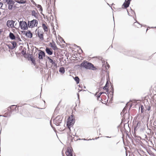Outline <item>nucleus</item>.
I'll list each match as a JSON object with an SVG mask.
<instances>
[{"mask_svg":"<svg viewBox=\"0 0 156 156\" xmlns=\"http://www.w3.org/2000/svg\"><path fill=\"white\" fill-rule=\"evenodd\" d=\"M81 66L87 69H91L94 70L96 69V68L91 63L87 62H84L81 64Z\"/></svg>","mask_w":156,"mask_h":156,"instance_id":"f257e3e1","label":"nucleus"},{"mask_svg":"<svg viewBox=\"0 0 156 156\" xmlns=\"http://www.w3.org/2000/svg\"><path fill=\"white\" fill-rule=\"evenodd\" d=\"M4 3H6L8 5V9L12 10L13 8L16 7L14 5L15 2L13 0H3Z\"/></svg>","mask_w":156,"mask_h":156,"instance_id":"f03ea898","label":"nucleus"},{"mask_svg":"<svg viewBox=\"0 0 156 156\" xmlns=\"http://www.w3.org/2000/svg\"><path fill=\"white\" fill-rule=\"evenodd\" d=\"M38 24V21L36 20H33L28 22V25L29 27L32 28L35 26L36 27Z\"/></svg>","mask_w":156,"mask_h":156,"instance_id":"7ed1b4c3","label":"nucleus"},{"mask_svg":"<svg viewBox=\"0 0 156 156\" xmlns=\"http://www.w3.org/2000/svg\"><path fill=\"white\" fill-rule=\"evenodd\" d=\"M75 122V120L73 118H72L71 119L70 117H69L68 119V121L67 122V126L68 128L69 129V130H71L70 128L71 127H72L74 123Z\"/></svg>","mask_w":156,"mask_h":156,"instance_id":"20e7f679","label":"nucleus"},{"mask_svg":"<svg viewBox=\"0 0 156 156\" xmlns=\"http://www.w3.org/2000/svg\"><path fill=\"white\" fill-rule=\"evenodd\" d=\"M62 119L61 116L58 115L54 119V122L56 126H59L61 123Z\"/></svg>","mask_w":156,"mask_h":156,"instance_id":"39448f33","label":"nucleus"},{"mask_svg":"<svg viewBox=\"0 0 156 156\" xmlns=\"http://www.w3.org/2000/svg\"><path fill=\"white\" fill-rule=\"evenodd\" d=\"M19 25L21 29L22 30H26L28 28L27 25V23L25 21H20Z\"/></svg>","mask_w":156,"mask_h":156,"instance_id":"423d86ee","label":"nucleus"},{"mask_svg":"<svg viewBox=\"0 0 156 156\" xmlns=\"http://www.w3.org/2000/svg\"><path fill=\"white\" fill-rule=\"evenodd\" d=\"M14 22L13 20H9L7 22V26L9 27L12 28L14 27Z\"/></svg>","mask_w":156,"mask_h":156,"instance_id":"0eeeda50","label":"nucleus"},{"mask_svg":"<svg viewBox=\"0 0 156 156\" xmlns=\"http://www.w3.org/2000/svg\"><path fill=\"white\" fill-rule=\"evenodd\" d=\"M40 52L38 54V58L40 59H42L43 57L45 56V52L41 50H39Z\"/></svg>","mask_w":156,"mask_h":156,"instance_id":"6e6552de","label":"nucleus"},{"mask_svg":"<svg viewBox=\"0 0 156 156\" xmlns=\"http://www.w3.org/2000/svg\"><path fill=\"white\" fill-rule=\"evenodd\" d=\"M31 15L32 16H34L36 19H38V12L37 11L36 12L34 10H33L31 11Z\"/></svg>","mask_w":156,"mask_h":156,"instance_id":"1a4fd4ad","label":"nucleus"},{"mask_svg":"<svg viewBox=\"0 0 156 156\" xmlns=\"http://www.w3.org/2000/svg\"><path fill=\"white\" fill-rule=\"evenodd\" d=\"M66 154L67 156H73L71 149L69 147H68L66 152Z\"/></svg>","mask_w":156,"mask_h":156,"instance_id":"9d476101","label":"nucleus"},{"mask_svg":"<svg viewBox=\"0 0 156 156\" xmlns=\"http://www.w3.org/2000/svg\"><path fill=\"white\" fill-rule=\"evenodd\" d=\"M131 0H125V2L123 4V6H124L125 8H127L129 6L130 2Z\"/></svg>","mask_w":156,"mask_h":156,"instance_id":"9b49d317","label":"nucleus"},{"mask_svg":"<svg viewBox=\"0 0 156 156\" xmlns=\"http://www.w3.org/2000/svg\"><path fill=\"white\" fill-rule=\"evenodd\" d=\"M47 58L49 60V62L53 65L54 66L56 67L57 66V64L56 63L55 61H53L52 59H51L49 57H47Z\"/></svg>","mask_w":156,"mask_h":156,"instance_id":"f8f14e48","label":"nucleus"},{"mask_svg":"<svg viewBox=\"0 0 156 156\" xmlns=\"http://www.w3.org/2000/svg\"><path fill=\"white\" fill-rule=\"evenodd\" d=\"M46 52L49 55H51L53 54V51L51 48H46L45 49Z\"/></svg>","mask_w":156,"mask_h":156,"instance_id":"ddd939ff","label":"nucleus"},{"mask_svg":"<svg viewBox=\"0 0 156 156\" xmlns=\"http://www.w3.org/2000/svg\"><path fill=\"white\" fill-rule=\"evenodd\" d=\"M50 45L54 50H56L58 49L55 44L54 42L53 43L51 42L50 43Z\"/></svg>","mask_w":156,"mask_h":156,"instance_id":"4468645a","label":"nucleus"},{"mask_svg":"<svg viewBox=\"0 0 156 156\" xmlns=\"http://www.w3.org/2000/svg\"><path fill=\"white\" fill-rule=\"evenodd\" d=\"M25 35L28 37L31 38L32 37V33L30 31L28 30V32H27L25 34Z\"/></svg>","mask_w":156,"mask_h":156,"instance_id":"2eb2a0df","label":"nucleus"},{"mask_svg":"<svg viewBox=\"0 0 156 156\" xmlns=\"http://www.w3.org/2000/svg\"><path fill=\"white\" fill-rule=\"evenodd\" d=\"M11 110V112H12L13 111H16L18 110V108H17L16 106L15 105H12L11 106L10 108Z\"/></svg>","mask_w":156,"mask_h":156,"instance_id":"dca6fc26","label":"nucleus"},{"mask_svg":"<svg viewBox=\"0 0 156 156\" xmlns=\"http://www.w3.org/2000/svg\"><path fill=\"white\" fill-rule=\"evenodd\" d=\"M110 89L111 90L110 92H109V93L110 94V97L111 98H112L113 96V94L114 93V89L112 85L111 86Z\"/></svg>","mask_w":156,"mask_h":156,"instance_id":"f3484780","label":"nucleus"},{"mask_svg":"<svg viewBox=\"0 0 156 156\" xmlns=\"http://www.w3.org/2000/svg\"><path fill=\"white\" fill-rule=\"evenodd\" d=\"M37 35L41 41L44 40L43 34L42 33H40L39 32H37Z\"/></svg>","mask_w":156,"mask_h":156,"instance_id":"a211bd4d","label":"nucleus"},{"mask_svg":"<svg viewBox=\"0 0 156 156\" xmlns=\"http://www.w3.org/2000/svg\"><path fill=\"white\" fill-rule=\"evenodd\" d=\"M9 37L10 39L12 40H14L16 38V37L14 35V34L11 32H10L9 33Z\"/></svg>","mask_w":156,"mask_h":156,"instance_id":"6ab92c4d","label":"nucleus"},{"mask_svg":"<svg viewBox=\"0 0 156 156\" xmlns=\"http://www.w3.org/2000/svg\"><path fill=\"white\" fill-rule=\"evenodd\" d=\"M42 27L45 32H47L48 31L47 27L46 26L45 24L43 23L42 24Z\"/></svg>","mask_w":156,"mask_h":156,"instance_id":"aec40b11","label":"nucleus"},{"mask_svg":"<svg viewBox=\"0 0 156 156\" xmlns=\"http://www.w3.org/2000/svg\"><path fill=\"white\" fill-rule=\"evenodd\" d=\"M36 6L39 9V11L41 12V14H42V15H44L42 13V12L43 11V9L41 5H37Z\"/></svg>","mask_w":156,"mask_h":156,"instance_id":"412c9836","label":"nucleus"},{"mask_svg":"<svg viewBox=\"0 0 156 156\" xmlns=\"http://www.w3.org/2000/svg\"><path fill=\"white\" fill-rule=\"evenodd\" d=\"M15 2L19 4H24L26 2V1L24 0H16Z\"/></svg>","mask_w":156,"mask_h":156,"instance_id":"4be33fe9","label":"nucleus"},{"mask_svg":"<svg viewBox=\"0 0 156 156\" xmlns=\"http://www.w3.org/2000/svg\"><path fill=\"white\" fill-rule=\"evenodd\" d=\"M108 81H107L105 85V86L103 87V89L104 90H106V92H108V89L106 87H107V86L108 85Z\"/></svg>","mask_w":156,"mask_h":156,"instance_id":"5701e85b","label":"nucleus"},{"mask_svg":"<svg viewBox=\"0 0 156 156\" xmlns=\"http://www.w3.org/2000/svg\"><path fill=\"white\" fill-rule=\"evenodd\" d=\"M59 71L60 73H61L62 74L64 73L65 72L64 68L63 67L60 68Z\"/></svg>","mask_w":156,"mask_h":156,"instance_id":"b1692460","label":"nucleus"},{"mask_svg":"<svg viewBox=\"0 0 156 156\" xmlns=\"http://www.w3.org/2000/svg\"><path fill=\"white\" fill-rule=\"evenodd\" d=\"M75 80L76 81L77 84H78L80 82V79L78 76H76L74 78Z\"/></svg>","mask_w":156,"mask_h":156,"instance_id":"393cba45","label":"nucleus"},{"mask_svg":"<svg viewBox=\"0 0 156 156\" xmlns=\"http://www.w3.org/2000/svg\"><path fill=\"white\" fill-rule=\"evenodd\" d=\"M140 108L141 112V113H143L144 112V106L141 105L140 107H139V109Z\"/></svg>","mask_w":156,"mask_h":156,"instance_id":"a878e982","label":"nucleus"},{"mask_svg":"<svg viewBox=\"0 0 156 156\" xmlns=\"http://www.w3.org/2000/svg\"><path fill=\"white\" fill-rule=\"evenodd\" d=\"M30 58L32 63L34 65H35L36 64V62L35 59L32 57H30Z\"/></svg>","mask_w":156,"mask_h":156,"instance_id":"bb28decb","label":"nucleus"},{"mask_svg":"<svg viewBox=\"0 0 156 156\" xmlns=\"http://www.w3.org/2000/svg\"><path fill=\"white\" fill-rule=\"evenodd\" d=\"M3 116L4 117H9L10 116V113H9V115H7L6 113H5V115H0V116Z\"/></svg>","mask_w":156,"mask_h":156,"instance_id":"cd10ccee","label":"nucleus"},{"mask_svg":"<svg viewBox=\"0 0 156 156\" xmlns=\"http://www.w3.org/2000/svg\"><path fill=\"white\" fill-rule=\"evenodd\" d=\"M12 46L14 48H15L16 47V44L15 41H12Z\"/></svg>","mask_w":156,"mask_h":156,"instance_id":"c85d7f7f","label":"nucleus"},{"mask_svg":"<svg viewBox=\"0 0 156 156\" xmlns=\"http://www.w3.org/2000/svg\"><path fill=\"white\" fill-rule=\"evenodd\" d=\"M21 53V54L23 55L25 57V55H26V51L22 50Z\"/></svg>","mask_w":156,"mask_h":156,"instance_id":"c756f323","label":"nucleus"},{"mask_svg":"<svg viewBox=\"0 0 156 156\" xmlns=\"http://www.w3.org/2000/svg\"><path fill=\"white\" fill-rule=\"evenodd\" d=\"M150 109H151V107L149 105H147L146 106V110H147L148 111H149V110H150Z\"/></svg>","mask_w":156,"mask_h":156,"instance_id":"7c9ffc66","label":"nucleus"},{"mask_svg":"<svg viewBox=\"0 0 156 156\" xmlns=\"http://www.w3.org/2000/svg\"><path fill=\"white\" fill-rule=\"evenodd\" d=\"M102 94V93H99L98 94V95L97 96V98L98 99L100 97L101 95Z\"/></svg>","mask_w":156,"mask_h":156,"instance_id":"2f4dec72","label":"nucleus"},{"mask_svg":"<svg viewBox=\"0 0 156 156\" xmlns=\"http://www.w3.org/2000/svg\"><path fill=\"white\" fill-rule=\"evenodd\" d=\"M31 2H32V3L35 5L36 6H37V4L35 2H34L32 0L31 1Z\"/></svg>","mask_w":156,"mask_h":156,"instance_id":"473e14b6","label":"nucleus"},{"mask_svg":"<svg viewBox=\"0 0 156 156\" xmlns=\"http://www.w3.org/2000/svg\"><path fill=\"white\" fill-rule=\"evenodd\" d=\"M3 5V4L1 2H0V6L1 7V8Z\"/></svg>","mask_w":156,"mask_h":156,"instance_id":"72a5a7b5","label":"nucleus"},{"mask_svg":"<svg viewBox=\"0 0 156 156\" xmlns=\"http://www.w3.org/2000/svg\"><path fill=\"white\" fill-rule=\"evenodd\" d=\"M16 38L18 40H19L20 41H21L20 38L19 37H16Z\"/></svg>","mask_w":156,"mask_h":156,"instance_id":"f704fd0d","label":"nucleus"},{"mask_svg":"<svg viewBox=\"0 0 156 156\" xmlns=\"http://www.w3.org/2000/svg\"><path fill=\"white\" fill-rule=\"evenodd\" d=\"M11 112H8V113H6L7 115H8L9 114V113H10V114H11Z\"/></svg>","mask_w":156,"mask_h":156,"instance_id":"c9c22d12","label":"nucleus"},{"mask_svg":"<svg viewBox=\"0 0 156 156\" xmlns=\"http://www.w3.org/2000/svg\"><path fill=\"white\" fill-rule=\"evenodd\" d=\"M132 14H135V13L133 11H132Z\"/></svg>","mask_w":156,"mask_h":156,"instance_id":"e433bc0d","label":"nucleus"},{"mask_svg":"<svg viewBox=\"0 0 156 156\" xmlns=\"http://www.w3.org/2000/svg\"><path fill=\"white\" fill-rule=\"evenodd\" d=\"M137 23V22H135V23H134V25H136V23Z\"/></svg>","mask_w":156,"mask_h":156,"instance_id":"4c0bfd02","label":"nucleus"},{"mask_svg":"<svg viewBox=\"0 0 156 156\" xmlns=\"http://www.w3.org/2000/svg\"><path fill=\"white\" fill-rule=\"evenodd\" d=\"M100 93H102V94H107L105 92H101Z\"/></svg>","mask_w":156,"mask_h":156,"instance_id":"58836bf2","label":"nucleus"},{"mask_svg":"<svg viewBox=\"0 0 156 156\" xmlns=\"http://www.w3.org/2000/svg\"><path fill=\"white\" fill-rule=\"evenodd\" d=\"M138 123L137 124V126H136V128H135H135H137V127H138Z\"/></svg>","mask_w":156,"mask_h":156,"instance_id":"ea45409f","label":"nucleus"},{"mask_svg":"<svg viewBox=\"0 0 156 156\" xmlns=\"http://www.w3.org/2000/svg\"><path fill=\"white\" fill-rule=\"evenodd\" d=\"M82 140H86V139H85V138L82 139Z\"/></svg>","mask_w":156,"mask_h":156,"instance_id":"a19ab883","label":"nucleus"},{"mask_svg":"<svg viewBox=\"0 0 156 156\" xmlns=\"http://www.w3.org/2000/svg\"><path fill=\"white\" fill-rule=\"evenodd\" d=\"M106 137L107 138H110L111 137H109V136H106Z\"/></svg>","mask_w":156,"mask_h":156,"instance_id":"79ce46f5","label":"nucleus"},{"mask_svg":"<svg viewBox=\"0 0 156 156\" xmlns=\"http://www.w3.org/2000/svg\"><path fill=\"white\" fill-rule=\"evenodd\" d=\"M108 68H109V67H110V66L108 64Z\"/></svg>","mask_w":156,"mask_h":156,"instance_id":"37998d69","label":"nucleus"},{"mask_svg":"<svg viewBox=\"0 0 156 156\" xmlns=\"http://www.w3.org/2000/svg\"><path fill=\"white\" fill-rule=\"evenodd\" d=\"M127 12H128V14L129 15V16H130V15H129V12L128 11H127Z\"/></svg>","mask_w":156,"mask_h":156,"instance_id":"c03bdc74","label":"nucleus"},{"mask_svg":"<svg viewBox=\"0 0 156 156\" xmlns=\"http://www.w3.org/2000/svg\"><path fill=\"white\" fill-rule=\"evenodd\" d=\"M148 28H149V27H148L147 28V30L148 29Z\"/></svg>","mask_w":156,"mask_h":156,"instance_id":"a18cd8bd","label":"nucleus"},{"mask_svg":"<svg viewBox=\"0 0 156 156\" xmlns=\"http://www.w3.org/2000/svg\"><path fill=\"white\" fill-rule=\"evenodd\" d=\"M77 95H78V97H79V94H78Z\"/></svg>","mask_w":156,"mask_h":156,"instance_id":"49530a36","label":"nucleus"},{"mask_svg":"<svg viewBox=\"0 0 156 156\" xmlns=\"http://www.w3.org/2000/svg\"><path fill=\"white\" fill-rule=\"evenodd\" d=\"M91 140V139H88V140Z\"/></svg>","mask_w":156,"mask_h":156,"instance_id":"de8ad7c7","label":"nucleus"},{"mask_svg":"<svg viewBox=\"0 0 156 156\" xmlns=\"http://www.w3.org/2000/svg\"><path fill=\"white\" fill-rule=\"evenodd\" d=\"M155 27H152L151 28H155Z\"/></svg>","mask_w":156,"mask_h":156,"instance_id":"09e8293b","label":"nucleus"},{"mask_svg":"<svg viewBox=\"0 0 156 156\" xmlns=\"http://www.w3.org/2000/svg\"><path fill=\"white\" fill-rule=\"evenodd\" d=\"M81 49V50L82 51V49Z\"/></svg>","mask_w":156,"mask_h":156,"instance_id":"8fccbe9b","label":"nucleus"}]
</instances>
